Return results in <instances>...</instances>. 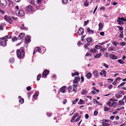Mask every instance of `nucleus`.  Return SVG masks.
<instances>
[{
  "instance_id": "obj_58",
  "label": "nucleus",
  "mask_w": 126,
  "mask_h": 126,
  "mask_svg": "<svg viewBox=\"0 0 126 126\" xmlns=\"http://www.w3.org/2000/svg\"><path fill=\"white\" fill-rule=\"evenodd\" d=\"M85 118L86 119H88L89 117L88 115L87 114H86L85 116Z\"/></svg>"
},
{
  "instance_id": "obj_49",
  "label": "nucleus",
  "mask_w": 126,
  "mask_h": 126,
  "mask_svg": "<svg viewBox=\"0 0 126 126\" xmlns=\"http://www.w3.org/2000/svg\"><path fill=\"white\" fill-rule=\"evenodd\" d=\"M21 28L22 29H23L24 30H25L26 29V28L24 26V24H22L21 25Z\"/></svg>"
},
{
  "instance_id": "obj_26",
  "label": "nucleus",
  "mask_w": 126,
  "mask_h": 126,
  "mask_svg": "<svg viewBox=\"0 0 126 126\" xmlns=\"http://www.w3.org/2000/svg\"><path fill=\"white\" fill-rule=\"evenodd\" d=\"M78 103L79 104H83L84 103V102L82 100L80 99L79 102H78Z\"/></svg>"
},
{
  "instance_id": "obj_25",
  "label": "nucleus",
  "mask_w": 126,
  "mask_h": 126,
  "mask_svg": "<svg viewBox=\"0 0 126 126\" xmlns=\"http://www.w3.org/2000/svg\"><path fill=\"white\" fill-rule=\"evenodd\" d=\"M39 94V93L38 92H37L36 93H34V94L33 95V97L34 98H35V99H36V97L38 96Z\"/></svg>"
},
{
  "instance_id": "obj_48",
  "label": "nucleus",
  "mask_w": 126,
  "mask_h": 126,
  "mask_svg": "<svg viewBox=\"0 0 126 126\" xmlns=\"http://www.w3.org/2000/svg\"><path fill=\"white\" fill-rule=\"evenodd\" d=\"M118 92H119V94H122L123 95H124L125 94V92H124V91H120Z\"/></svg>"
},
{
  "instance_id": "obj_59",
  "label": "nucleus",
  "mask_w": 126,
  "mask_h": 126,
  "mask_svg": "<svg viewBox=\"0 0 126 126\" xmlns=\"http://www.w3.org/2000/svg\"><path fill=\"white\" fill-rule=\"evenodd\" d=\"M112 43L115 46H116L117 45L119 44L118 42H113Z\"/></svg>"
},
{
  "instance_id": "obj_43",
  "label": "nucleus",
  "mask_w": 126,
  "mask_h": 126,
  "mask_svg": "<svg viewBox=\"0 0 126 126\" xmlns=\"http://www.w3.org/2000/svg\"><path fill=\"white\" fill-rule=\"evenodd\" d=\"M76 117H75V116L74 115L73 116L72 119L71 120V122H74V120L76 118Z\"/></svg>"
},
{
  "instance_id": "obj_55",
  "label": "nucleus",
  "mask_w": 126,
  "mask_h": 126,
  "mask_svg": "<svg viewBox=\"0 0 126 126\" xmlns=\"http://www.w3.org/2000/svg\"><path fill=\"white\" fill-rule=\"evenodd\" d=\"M101 72L103 73V74H104V76L105 77H106V71L105 70H102L101 71Z\"/></svg>"
},
{
  "instance_id": "obj_4",
  "label": "nucleus",
  "mask_w": 126,
  "mask_h": 126,
  "mask_svg": "<svg viewBox=\"0 0 126 126\" xmlns=\"http://www.w3.org/2000/svg\"><path fill=\"white\" fill-rule=\"evenodd\" d=\"M4 19L9 22L10 24H11L12 20L11 19L10 17L6 15H5L4 16Z\"/></svg>"
},
{
  "instance_id": "obj_51",
  "label": "nucleus",
  "mask_w": 126,
  "mask_h": 126,
  "mask_svg": "<svg viewBox=\"0 0 126 126\" xmlns=\"http://www.w3.org/2000/svg\"><path fill=\"white\" fill-rule=\"evenodd\" d=\"M94 103H95V102L98 104H101L100 103L99 101H97L96 99H94Z\"/></svg>"
},
{
  "instance_id": "obj_44",
  "label": "nucleus",
  "mask_w": 126,
  "mask_h": 126,
  "mask_svg": "<svg viewBox=\"0 0 126 126\" xmlns=\"http://www.w3.org/2000/svg\"><path fill=\"white\" fill-rule=\"evenodd\" d=\"M125 84V82H123L121 83L120 85H119L118 86V88L119 87H120L121 86H123Z\"/></svg>"
},
{
  "instance_id": "obj_33",
  "label": "nucleus",
  "mask_w": 126,
  "mask_h": 126,
  "mask_svg": "<svg viewBox=\"0 0 126 126\" xmlns=\"http://www.w3.org/2000/svg\"><path fill=\"white\" fill-rule=\"evenodd\" d=\"M117 28H119L120 32H122V31H123V28L122 27L119 26H117Z\"/></svg>"
},
{
  "instance_id": "obj_34",
  "label": "nucleus",
  "mask_w": 126,
  "mask_h": 126,
  "mask_svg": "<svg viewBox=\"0 0 126 126\" xmlns=\"http://www.w3.org/2000/svg\"><path fill=\"white\" fill-rule=\"evenodd\" d=\"M102 47L101 46H100L98 45H96L95 46V48H96L97 49H100V48H102Z\"/></svg>"
},
{
  "instance_id": "obj_60",
  "label": "nucleus",
  "mask_w": 126,
  "mask_h": 126,
  "mask_svg": "<svg viewBox=\"0 0 126 126\" xmlns=\"http://www.w3.org/2000/svg\"><path fill=\"white\" fill-rule=\"evenodd\" d=\"M103 66H105V68H109L108 66L105 63H104Z\"/></svg>"
},
{
  "instance_id": "obj_10",
  "label": "nucleus",
  "mask_w": 126,
  "mask_h": 126,
  "mask_svg": "<svg viewBox=\"0 0 126 126\" xmlns=\"http://www.w3.org/2000/svg\"><path fill=\"white\" fill-rule=\"evenodd\" d=\"M84 29L82 28L79 29L78 32V33L79 35L82 34L84 32Z\"/></svg>"
},
{
  "instance_id": "obj_30",
  "label": "nucleus",
  "mask_w": 126,
  "mask_h": 126,
  "mask_svg": "<svg viewBox=\"0 0 126 126\" xmlns=\"http://www.w3.org/2000/svg\"><path fill=\"white\" fill-rule=\"evenodd\" d=\"M114 48L112 47H109L108 48L109 51H111L114 50Z\"/></svg>"
},
{
  "instance_id": "obj_38",
  "label": "nucleus",
  "mask_w": 126,
  "mask_h": 126,
  "mask_svg": "<svg viewBox=\"0 0 126 126\" xmlns=\"http://www.w3.org/2000/svg\"><path fill=\"white\" fill-rule=\"evenodd\" d=\"M68 0H63L62 1V2L63 4H66L67 1Z\"/></svg>"
},
{
  "instance_id": "obj_56",
  "label": "nucleus",
  "mask_w": 126,
  "mask_h": 126,
  "mask_svg": "<svg viewBox=\"0 0 126 126\" xmlns=\"http://www.w3.org/2000/svg\"><path fill=\"white\" fill-rule=\"evenodd\" d=\"M31 89V87L30 86H29L27 88V89L28 91H30Z\"/></svg>"
},
{
  "instance_id": "obj_50",
  "label": "nucleus",
  "mask_w": 126,
  "mask_h": 126,
  "mask_svg": "<svg viewBox=\"0 0 126 126\" xmlns=\"http://www.w3.org/2000/svg\"><path fill=\"white\" fill-rule=\"evenodd\" d=\"M117 21L118 22H122V21L121 20V18L119 17L117 20Z\"/></svg>"
},
{
  "instance_id": "obj_18",
  "label": "nucleus",
  "mask_w": 126,
  "mask_h": 126,
  "mask_svg": "<svg viewBox=\"0 0 126 126\" xmlns=\"http://www.w3.org/2000/svg\"><path fill=\"white\" fill-rule=\"evenodd\" d=\"M18 98L19 99V102L20 103H21V104L23 103L24 102L23 99L22 98V97L20 96H19L18 97Z\"/></svg>"
},
{
  "instance_id": "obj_17",
  "label": "nucleus",
  "mask_w": 126,
  "mask_h": 126,
  "mask_svg": "<svg viewBox=\"0 0 126 126\" xmlns=\"http://www.w3.org/2000/svg\"><path fill=\"white\" fill-rule=\"evenodd\" d=\"M87 31L90 34H93L94 32L93 30H91L89 28H88L87 29Z\"/></svg>"
},
{
  "instance_id": "obj_40",
  "label": "nucleus",
  "mask_w": 126,
  "mask_h": 126,
  "mask_svg": "<svg viewBox=\"0 0 126 126\" xmlns=\"http://www.w3.org/2000/svg\"><path fill=\"white\" fill-rule=\"evenodd\" d=\"M104 111H109V109H110V108H108L106 107H104Z\"/></svg>"
},
{
  "instance_id": "obj_6",
  "label": "nucleus",
  "mask_w": 126,
  "mask_h": 126,
  "mask_svg": "<svg viewBox=\"0 0 126 126\" xmlns=\"http://www.w3.org/2000/svg\"><path fill=\"white\" fill-rule=\"evenodd\" d=\"M0 3L1 6H5L7 4V2L6 0H0Z\"/></svg>"
},
{
  "instance_id": "obj_16",
  "label": "nucleus",
  "mask_w": 126,
  "mask_h": 126,
  "mask_svg": "<svg viewBox=\"0 0 126 126\" xmlns=\"http://www.w3.org/2000/svg\"><path fill=\"white\" fill-rule=\"evenodd\" d=\"M92 74L90 73H88L86 75L87 78L88 79H90L92 77Z\"/></svg>"
},
{
  "instance_id": "obj_64",
  "label": "nucleus",
  "mask_w": 126,
  "mask_h": 126,
  "mask_svg": "<svg viewBox=\"0 0 126 126\" xmlns=\"http://www.w3.org/2000/svg\"><path fill=\"white\" fill-rule=\"evenodd\" d=\"M117 82V81L116 80H115V81L112 83V84L113 85H115Z\"/></svg>"
},
{
  "instance_id": "obj_36",
  "label": "nucleus",
  "mask_w": 126,
  "mask_h": 126,
  "mask_svg": "<svg viewBox=\"0 0 126 126\" xmlns=\"http://www.w3.org/2000/svg\"><path fill=\"white\" fill-rule=\"evenodd\" d=\"M96 49L95 48H94L93 49L90 50V52H96Z\"/></svg>"
},
{
  "instance_id": "obj_7",
  "label": "nucleus",
  "mask_w": 126,
  "mask_h": 126,
  "mask_svg": "<svg viewBox=\"0 0 126 126\" xmlns=\"http://www.w3.org/2000/svg\"><path fill=\"white\" fill-rule=\"evenodd\" d=\"M32 7L31 5H29L27 7L26 10L27 11L30 12L32 11Z\"/></svg>"
},
{
  "instance_id": "obj_14",
  "label": "nucleus",
  "mask_w": 126,
  "mask_h": 126,
  "mask_svg": "<svg viewBox=\"0 0 126 126\" xmlns=\"http://www.w3.org/2000/svg\"><path fill=\"white\" fill-rule=\"evenodd\" d=\"M109 56L111 59L113 60L117 59V57L116 56L114 55L111 54H110Z\"/></svg>"
},
{
  "instance_id": "obj_2",
  "label": "nucleus",
  "mask_w": 126,
  "mask_h": 126,
  "mask_svg": "<svg viewBox=\"0 0 126 126\" xmlns=\"http://www.w3.org/2000/svg\"><path fill=\"white\" fill-rule=\"evenodd\" d=\"M17 15L21 16H23L24 15V12L21 10H17L15 11Z\"/></svg>"
},
{
  "instance_id": "obj_53",
  "label": "nucleus",
  "mask_w": 126,
  "mask_h": 126,
  "mask_svg": "<svg viewBox=\"0 0 126 126\" xmlns=\"http://www.w3.org/2000/svg\"><path fill=\"white\" fill-rule=\"evenodd\" d=\"M9 61L10 63H13L14 62V59L13 58L12 59L9 60Z\"/></svg>"
},
{
  "instance_id": "obj_41",
  "label": "nucleus",
  "mask_w": 126,
  "mask_h": 126,
  "mask_svg": "<svg viewBox=\"0 0 126 126\" xmlns=\"http://www.w3.org/2000/svg\"><path fill=\"white\" fill-rule=\"evenodd\" d=\"M102 125L103 126H109V124L102 123Z\"/></svg>"
},
{
  "instance_id": "obj_57",
  "label": "nucleus",
  "mask_w": 126,
  "mask_h": 126,
  "mask_svg": "<svg viewBox=\"0 0 126 126\" xmlns=\"http://www.w3.org/2000/svg\"><path fill=\"white\" fill-rule=\"evenodd\" d=\"M98 113V112L96 110H95L94 112V115H96Z\"/></svg>"
},
{
  "instance_id": "obj_61",
  "label": "nucleus",
  "mask_w": 126,
  "mask_h": 126,
  "mask_svg": "<svg viewBox=\"0 0 126 126\" xmlns=\"http://www.w3.org/2000/svg\"><path fill=\"white\" fill-rule=\"evenodd\" d=\"M104 32H100V34L101 35L104 36Z\"/></svg>"
},
{
  "instance_id": "obj_12",
  "label": "nucleus",
  "mask_w": 126,
  "mask_h": 126,
  "mask_svg": "<svg viewBox=\"0 0 126 126\" xmlns=\"http://www.w3.org/2000/svg\"><path fill=\"white\" fill-rule=\"evenodd\" d=\"M66 87V86H63L60 88V90L62 93H65V89Z\"/></svg>"
},
{
  "instance_id": "obj_63",
  "label": "nucleus",
  "mask_w": 126,
  "mask_h": 126,
  "mask_svg": "<svg viewBox=\"0 0 126 126\" xmlns=\"http://www.w3.org/2000/svg\"><path fill=\"white\" fill-rule=\"evenodd\" d=\"M78 82V81L76 79L75 80V79H74V80L73 81V83H77Z\"/></svg>"
},
{
  "instance_id": "obj_47",
  "label": "nucleus",
  "mask_w": 126,
  "mask_h": 126,
  "mask_svg": "<svg viewBox=\"0 0 126 126\" xmlns=\"http://www.w3.org/2000/svg\"><path fill=\"white\" fill-rule=\"evenodd\" d=\"M41 77V75L40 74H39L37 75V79L38 80H39L40 79Z\"/></svg>"
},
{
  "instance_id": "obj_45",
  "label": "nucleus",
  "mask_w": 126,
  "mask_h": 126,
  "mask_svg": "<svg viewBox=\"0 0 126 126\" xmlns=\"http://www.w3.org/2000/svg\"><path fill=\"white\" fill-rule=\"evenodd\" d=\"M80 117H79L76 119L74 121L75 122H76L78 121L80 119Z\"/></svg>"
},
{
  "instance_id": "obj_28",
  "label": "nucleus",
  "mask_w": 126,
  "mask_h": 126,
  "mask_svg": "<svg viewBox=\"0 0 126 126\" xmlns=\"http://www.w3.org/2000/svg\"><path fill=\"white\" fill-rule=\"evenodd\" d=\"M101 56V53H99L97 54H96V55L94 56V57L95 58H99L100 56Z\"/></svg>"
},
{
  "instance_id": "obj_1",
  "label": "nucleus",
  "mask_w": 126,
  "mask_h": 126,
  "mask_svg": "<svg viewBox=\"0 0 126 126\" xmlns=\"http://www.w3.org/2000/svg\"><path fill=\"white\" fill-rule=\"evenodd\" d=\"M24 47H21L20 49L17 50L16 53L18 58H20L23 57L25 55L24 51Z\"/></svg>"
},
{
  "instance_id": "obj_22",
  "label": "nucleus",
  "mask_w": 126,
  "mask_h": 126,
  "mask_svg": "<svg viewBox=\"0 0 126 126\" xmlns=\"http://www.w3.org/2000/svg\"><path fill=\"white\" fill-rule=\"evenodd\" d=\"M87 42L88 43L92 42V37H90L89 38H87Z\"/></svg>"
},
{
  "instance_id": "obj_27",
  "label": "nucleus",
  "mask_w": 126,
  "mask_h": 126,
  "mask_svg": "<svg viewBox=\"0 0 126 126\" xmlns=\"http://www.w3.org/2000/svg\"><path fill=\"white\" fill-rule=\"evenodd\" d=\"M89 45H90V44L88 43H86L85 44V46L84 47L86 49H89V48L88 47V46H89Z\"/></svg>"
},
{
  "instance_id": "obj_35",
  "label": "nucleus",
  "mask_w": 126,
  "mask_h": 126,
  "mask_svg": "<svg viewBox=\"0 0 126 126\" xmlns=\"http://www.w3.org/2000/svg\"><path fill=\"white\" fill-rule=\"evenodd\" d=\"M79 85V84L78 83H77L76 84H73V88H76L77 89V87Z\"/></svg>"
},
{
  "instance_id": "obj_54",
  "label": "nucleus",
  "mask_w": 126,
  "mask_h": 126,
  "mask_svg": "<svg viewBox=\"0 0 126 126\" xmlns=\"http://www.w3.org/2000/svg\"><path fill=\"white\" fill-rule=\"evenodd\" d=\"M126 44V43L124 42H123L120 43V45L122 46H124Z\"/></svg>"
},
{
  "instance_id": "obj_46",
  "label": "nucleus",
  "mask_w": 126,
  "mask_h": 126,
  "mask_svg": "<svg viewBox=\"0 0 126 126\" xmlns=\"http://www.w3.org/2000/svg\"><path fill=\"white\" fill-rule=\"evenodd\" d=\"M109 100H110L111 101H118V100H117L116 99H113V98H110V99Z\"/></svg>"
},
{
  "instance_id": "obj_31",
  "label": "nucleus",
  "mask_w": 126,
  "mask_h": 126,
  "mask_svg": "<svg viewBox=\"0 0 126 126\" xmlns=\"http://www.w3.org/2000/svg\"><path fill=\"white\" fill-rule=\"evenodd\" d=\"M81 93L82 95L84 94L87 93V92L85 90H83L81 91Z\"/></svg>"
},
{
  "instance_id": "obj_23",
  "label": "nucleus",
  "mask_w": 126,
  "mask_h": 126,
  "mask_svg": "<svg viewBox=\"0 0 126 126\" xmlns=\"http://www.w3.org/2000/svg\"><path fill=\"white\" fill-rule=\"evenodd\" d=\"M30 37L28 36L27 38H25V41L26 43H29L30 42Z\"/></svg>"
},
{
  "instance_id": "obj_52",
  "label": "nucleus",
  "mask_w": 126,
  "mask_h": 126,
  "mask_svg": "<svg viewBox=\"0 0 126 126\" xmlns=\"http://www.w3.org/2000/svg\"><path fill=\"white\" fill-rule=\"evenodd\" d=\"M30 3L33 5H35L34 2L33 0H31L30 1Z\"/></svg>"
},
{
  "instance_id": "obj_8",
  "label": "nucleus",
  "mask_w": 126,
  "mask_h": 126,
  "mask_svg": "<svg viewBox=\"0 0 126 126\" xmlns=\"http://www.w3.org/2000/svg\"><path fill=\"white\" fill-rule=\"evenodd\" d=\"M41 49L39 47H36L34 51L33 55H34L35 53L37 52H39L40 53H41Z\"/></svg>"
},
{
  "instance_id": "obj_3",
  "label": "nucleus",
  "mask_w": 126,
  "mask_h": 126,
  "mask_svg": "<svg viewBox=\"0 0 126 126\" xmlns=\"http://www.w3.org/2000/svg\"><path fill=\"white\" fill-rule=\"evenodd\" d=\"M7 40H5L1 38H0V45L3 46H6V42Z\"/></svg>"
},
{
  "instance_id": "obj_19",
  "label": "nucleus",
  "mask_w": 126,
  "mask_h": 126,
  "mask_svg": "<svg viewBox=\"0 0 126 126\" xmlns=\"http://www.w3.org/2000/svg\"><path fill=\"white\" fill-rule=\"evenodd\" d=\"M88 0H86V1L84 2V4L86 6H88L89 5V1Z\"/></svg>"
},
{
  "instance_id": "obj_13",
  "label": "nucleus",
  "mask_w": 126,
  "mask_h": 126,
  "mask_svg": "<svg viewBox=\"0 0 126 126\" xmlns=\"http://www.w3.org/2000/svg\"><path fill=\"white\" fill-rule=\"evenodd\" d=\"M11 38V36L10 35H6L3 37L1 38L2 39H3L5 40H7L6 39H10Z\"/></svg>"
},
{
  "instance_id": "obj_24",
  "label": "nucleus",
  "mask_w": 126,
  "mask_h": 126,
  "mask_svg": "<svg viewBox=\"0 0 126 126\" xmlns=\"http://www.w3.org/2000/svg\"><path fill=\"white\" fill-rule=\"evenodd\" d=\"M99 30H101L103 28V25L102 23H100L98 25Z\"/></svg>"
},
{
  "instance_id": "obj_15",
  "label": "nucleus",
  "mask_w": 126,
  "mask_h": 126,
  "mask_svg": "<svg viewBox=\"0 0 126 126\" xmlns=\"http://www.w3.org/2000/svg\"><path fill=\"white\" fill-rule=\"evenodd\" d=\"M116 102H113L112 103L110 101H109L108 103H107V104L110 107H111L113 106V105Z\"/></svg>"
},
{
  "instance_id": "obj_37",
  "label": "nucleus",
  "mask_w": 126,
  "mask_h": 126,
  "mask_svg": "<svg viewBox=\"0 0 126 126\" xmlns=\"http://www.w3.org/2000/svg\"><path fill=\"white\" fill-rule=\"evenodd\" d=\"M118 62L121 64H123L124 63L123 61L121 59L118 60Z\"/></svg>"
},
{
  "instance_id": "obj_42",
  "label": "nucleus",
  "mask_w": 126,
  "mask_h": 126,
  "mask_svg": "<svg viewBox=\"0 0 126 126\" xmlns=\"http://www.w3.org/2000/svg\"><path fill=\"white\" fill-rule=\"evenodd\" d=\"M75 80L76 79L78 81H79L80 79V77H75Z\"/></svg>"
},
{
  "instance_id": "obj_39",
  "label": "nucleus",
  "mask_w": 126,
  "mask_h": 126,
  "mask_svg": "<svg viewBox=\"0 0 126 126\" xmlns=\"http://www.w3.org/2000/svg\"><path fill=\"white\" fill-rule=\"evenodd\" d=\"M17 40V38L15 36L13 37L12 39V41L13 42L15 41L16 40Z\"/></svg>"
},
{
  "instance_id": "obj_62",
  "label": "nucleus",
  "mask_w": 126,
  "mask_h": 126,
  "mask_svg": "<svg viewBox=\"0 0 126 126\" xmlns=\"http://www.w3.org/2000/svg\"><path fill=\"white\" fill-rule=\"evenodd\" d=\"M72 89V87L71 86H69L68 87V91L69 92H70V91Z\"/></svg>"
},
{
  "instance_id": "obj_11",
  "label": "nucleus",
  "mask_w": 126,
  "mask_h": 126,
  "mask_svg": "<svg viewBox=\"0 0 126 126\" xmlns=\"http://www.w3.org/2000/svg\"><path fill=\"white\" fill-rule=\"evenodd\" d=\"M25 35V33H21L18 37V39L19 40H20L21 39H22L24 37Z\"/></svg>"
},
{
  "instance_id": "obj_5",
  "label": "nucleus",
  "mask_w": 126,
  "mask_h": 126,
  "mask_svg": "<svg viewBox=\"0 0 126 126\" xmlns=\"http://www.w3.org/2000/svg\"><path fill=\"white\" fill-rule=\"evenodd\" d=\"M49 71L47 70L46 69L43 73L42 77L45 78L46 76L48 75L49 73Z\"/></svg>"
},
{
  "instance_id": "obj_20",
  "label": "nucleus",
  "mask_w": 126,
  "mask_h": 126,
  "mask_svg": "<svg viewBox=\"0 0 126 126\" xmlns=\"http://www.w3.org/2000/svg\"><path fill=\"white\" fill-rule=\"evenodd\" d=\"M115 96L117 99H119L122 97V96L119 94H115Z\"/></svg>"
},
{
  "instance_id": "obj_32",
  "label": "nucleus",
  "mask_w": 126,
  "mask_h": 126,
  "mask_svg": "<svg viewBox=\"0 0 126 126\" xmlns=\"http://www.w3.org/2000/svg\"><path fill=\"white\" fill-rule=\"evenodd\" d=\"M79 100L78 98H77L75 99V100L73 101L72 103L74 104H75Z\"/></svg>"
},
{
  "instance_id": "obj_29",
  "label": "nucleus",
  "mask_w": 126,
  "mask_h": 126,
  "mask_svg": "<svg viewBox=\"0 0 126 126\" xmlns=\"http://www.w3.org/2000/svg\"><path fill=\"white\" fill-rule=\"evenodd\" d=\"M123 31L121 32V33L119 35V37L120 38H123V37L124 34L123 33Z\"/></svg>"
},
{
  "instance_id": "obj_9",
  "label": "nucleus",
  "mask_w": 126,
  "mask_h": 126,
  "mask_svg": "<svg viewBox=\"0 0 126 126\" xmlns=\"http://www.w3.org/2000/svg\"><path fill=\"white\" fill-rule=\"evenodd\" d=\"M93 75L96 78H97L99 77V75L98 73V71L97 70L94 71L93 73Z\"/></svg>"
},
{
  "instance_id": "obj_21",
  "label": "nucleus",
  "mask_w": 126,
  "mask_h": 126,
  "mask_svg": "<svg viewBox=\"0 0 126 126\" xmlns=\"http://www.w3.org/2000/svg\"><path fill=\"white\" fill-rule=\"evenodd\" d=\"M123 99H122L119 101V105H124V103L123 101Z\"/></svg>"
}]
</instances>
